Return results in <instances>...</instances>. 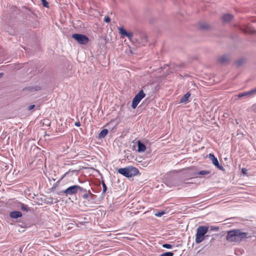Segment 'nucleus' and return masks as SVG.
<instances>
[{
	"instance_id": "f257e3e1",
	"label": "nucleus",
	"mask_w": 256,
	"mask_h": 256,
	"mask_svg": "<svg viewBox=\"0 0 256 256\" xmlns=\"http://www.w3.org/2000/svg\"><path fill=\"white\" fill-rule=\"evenodd\" d=\"M248 234L242 232L240 229H234L228 232L226 240L230 242L240 243L246 239Z\"/></svg>"
},
{
	"instance_id": "f03ea898",
	"label": "nucleus",
	"mask_w": 256,
	"mask_h": 256,
	"mask_svg": "<svg viewBox=\"0 0 256 256\" xmlns=\"http://www.w3.org/2000/svg\"><path fill=\"white\" fill-rule=\"evenodd\" d=\"M78 191L80 192H84V194H83L82 196L85 200H88L90 194H92L90 190H86L84 188L78 185L70 186L64 190L62 192L66 196H68V195L75 194Z\"/></svg>"
},
{
	"instance_id": "7ed1b4c3",
	"label": "nucleus",
	"mask_w": 256,
	"mask_h": 256,
	"mask_svg": "<svg viewBox=\"0 0 256 256\" xmlns=\"http://www.w3.org/2000/svg\"><path fill=\"white\" fill-rule=\"evenodd\" d=\"M118 172L126 178H132L136 176L139 173V170L136 168L128 166L118 169Z\"/></svg>"
},
{
	"instance_id": "20e7f679",
	"label": "nucleus",
	"mask_w": 256,
	"mask_h": 256,
	"mask_svg": "<svg viewBox=\"0 0 256 256\" xmlns=\"http://www.w3.org/2000/svg\"><path fill=\"white\" fill-rule=\"evenodd\" d=\"M208 229L209 226H200L197 228L195 238V242L196 244H200L204 240L205 235Z\"/></svg>"
},
{
	"instance_id": "39448f33",
	"label": "nucleus",
	"mask_w": 256,
	"mask_h": 256,
	"mask_svg": "<svg viewBox=\"0 0 256 256\" xmlns=\"http://www.w3.org/2000/svg\"><path fill=\"white\" fill-rule=\"evenodd\" d=\"M72 37L80 44H86L89 41L88 38L83 34H73Z\"/></svg>"
},
{
	"instance_id": "423d86ee",
	"label": "nucleus",
	"mask_w": 256,
	"mask_h": 256,
	"mask_svg": "<svg viewBox=\"0 0 256 256\" xmlns=\"http://www.w3.org/2000/svg\"><path fill=\"white\" fill-rule=\"evenodd\" d=\"M145 96L146 94L144 93L143 90H140L138 94L136 95L132 102V108L134 109L136 108L139 102Z\"/></svg>"
},
{
	"instance_id": "0eeeda50",
	"label": "nucleus",
	"mask_w": 256,
	"mask_h": 256,
	"mask_svg": "<svg viewBox=\"0 0 256 256\" xmlns=\"http://www.w3.org/2000/svg\"><path fill=\"white\" fill-rule=\"evenodd\" d=\"M119 33L121 34L122 38L124 36L127 37L129 40H131L132 38L133 34L131 32H128L123 27H120L118 28Z\"/></svg>"
},
{
	"instance_id": "6e6552de",
	"label": "nucleus",
	"mask_w": 256,
	"mask_h": 256,
	"mask_svg": "<svg viewBox=\"0 0 256 256\" xmlns=\"http://www.w3.org/2000/svg\"><path fill=\"white\" fill-rule=\"evenodd\" d=\"M208 158L212 161V164L220 170H223V167L220 165L219 162L216 158L212 154H208Z\"/></svg>"
},
{
	"instance_id": "1a4fd4ad",
	"label": "nucleus",
	"mask_w": 256,
	"mask_h": 256,
	"mask_svg": "<svg viewBox=\"0 0 256 256\" xmlns=\"http://www.w3.org/2000/svg\"><path fill=\"white\" fill-rule=\"evenodd\" d=\"M22 216V213L19 211H13L10 213V216L12 218H18Z\"/></svg>"
},
{
	"instance_id": "9d476101",
	"label": "nucleus",
	"mask_w": 256,
	"mask_h": 256,
	"mask_svg": "<svg viewBox=\"0 0 256 256\" xmlns=\"http://www.w3.org/2000/svg\"><path fill=\"white\" fill-rule=\"evenodd\" d=\"M138 151L140 152H144L146 150V146L141 142L140 140H138Z\"/></svg>"
},
{
	"instance_id": "9b49d317",
	"label": "nucleus",
	"mask_w": 256,
	"mask_h": 256,
	"mask_svg": "<svg viewBox=\"0 0 256 256\" xmlns=\"http://www.w3.org/2000/svg\"><path fill=\"white\" fill-rule=\"evenodd\" d=\"M233 16L229 14H225L222 16V20L224 22H228L233 19Z\"/></svg>"
},
{
	"instance_id": "f8f14e48",
	"label": "nucleus",
	"mask_w": 256,
	"mask_h": 256,
	"mask_svg": "<svg viewBox=\"0 0 256 256\" xmlns=\"http://www.w3.org/2000/svg\"><path fill=\"white\" fill-rule=\"evenodd\" d=\"M256 88L252 90H250V91H249L248 92H244V93L240 94L238 95V98H242V97L244 96L252 94H253L254 93H256Z\"/></svg>"
},
{
	"instance_id": "ddd939ff",
	"label": "nucleus",
	"mask_w": 256,
	"mask_h": 256,
	"mask_svg": "<svg viewBox=\"0 0 256 256\" xmlns=\"http://www.w3.org/2000/svg\"><path fill=\"white\" fill-rule=\"evenodd\" d=\"M190 96V94L188 92L186 93L181 98L180 102L187 103L188 101V98Z\"/></svg>"
},
{
	"instance_id": "4468645a",
	"label": "nucleus",
	"mask_w": 256,
	"mask_h": 256,
	"mask_svg": "<svg viewBox=\"0 0 256 256\" xmlns=\"http://www.w3.org/2000/svg\"><path fill=\"white\" fill-rule=\"evenodd\" d=\"M228 60V57L226 56H223L220 57L218 61L220 63H224Z\"/></svg>"
},
{
	"instance_id": "2eb2a0df",
	"label": "nucleus",
	"mask_w": 256,
	"mask_h": 256,
	"mask_svg": "<svg viewBox=\"0 0 256 256\" xmlns=\"http://www.w3.org/2000/svg\"><path fill=\"white\" fill-rule=\"evenodd\" d=\"M108 134V130L107 129H104L102 130L99 134L100 138H104Z\"/></svg>"
},
{
	"instance_id": "dca6fc26",
	"label": "nucleus",
	"mask_w": 256,
	"mask_h": 256,
	"mask_svg": "<svg viewBox=\"0 0 256 256\" xmlns=\"http://www.w3.org/2000/svg\"><path fill=\"white\" fill-rule=\"evenodd\" d=\"M20 204L22 210L26 212H28L30 210L29 208L26 205L22 203H20Z\"/></svg>"
},
{
	"instance_id": "f3484780",
	"label": "nucleus",
	"mask_w": 256,
	"mask_h": 256,
	"mask_svg": "<svg viewBox=\"0 0 256 256\" xmlns=\"http://www.w3.org/2000/svg\"><path fill=\"white\" fill-rule=\"evenodd\" d=\"M210 174V172L206 170H200L198 172V174L207 175Z\"/></svg>"
},
{
	"instance_id": "a211bd4d",
	"label": "nucleus",
	"mask_w": 256,
	"mask_h": 256,
	"mask_svg": "<svg viewBox=\"0 0 256 256\" xmlns=\"http://www.w3.org/2000/svg\"><path fill=\"white\" fill-rule=\"evenodd\" d=\"M174 254L172 252H166L161 254L160 256H174Z\"/></svg>"
},
{
	"instance_id": "6ab92c4d",
	"label": "nucleus",
	"mask_w": 256,
	"mask_h": 256,
	"mask_svg": "<svg viewBox=\"0 0 256 256\" xmlns=\"http://www.w3.org/2000/svg\"><path fill=\"white\" fill-rule=\"evenodd\" d=\"M165 214V212H164V211H160V212H156L155 213L154 215L156 216H158V217H160L162 216L163 214Z\"/></svg>"
},
{
	"instance_id": "aec40b11",
	"label": "nucleus",
	"mask_w": 256,
	"mask_h": 256,
	"mask_svg": "<svg viewBox=\"0 0 256 256\" xmlns=\"http://www.w3.org/2000/svg\"><path fill=\"white\" fill-rule=\"evenodd\" d=\"M209 228L210 231H218L219 230V228L218 226H210Z\"/></svg>"
},
{
	"instance_id": "412c9836",
	"label": "nucleus",
	"mask_w": 256,
	"mask_h": 256,
	"mask_svg": "<svg viewBox=\"0 0 256 256\" xmlns=\"http://www.w3.org/2000/svg\"><path fill=\"white\" fill-rule=\"evenodd\" d=\"M162 247L164 248L170 249V248H172V244H164L162 245Z\"/></svg>"
},
{
	"instance_id": "4be33fe9",
	"label": "nucleus",
	"mask_w": 256,
	"mask_h": 256,
	"mask_svg": "<svg viewBox=\"0 0 256 256\" xmlns=\"http://www.w3.org/2000/svg\"><path fill=\"white\" fill-rule=\"evenodd\" d=\"M44 6L48 8V3L46 0H41Z\"/></svg>"
},
{
	"instance_id": "5701e85b",
	"label": "nucleus",
	"mask_w": 256,
	"mask_h": 256,
	"mask_svg": "<svg viewBox=\"0 0 256 256\" xmlns=\"http://www.w3.org/2000/svg\"><path fill=\"white\" fill-rule=\"evenodd\" d=\"M245 30L246 32H250V33H254L256 32V31H254V30H251L248 26L246 28V29Z\"/></svg>"
},
{
	"instance_id": "b1692460",
	"label": "nucleus",
	"mask_w": 256,
	"mask_h": 256,
	"mask_svg": "<svg viewBox=\"0 0 256 256\" xmlns=\"http://www.w3.org/2000/svg\"><path fill=\"white\" fill-rule=\"evenodd\" d=\"M110 19L109 18V16H106L104 17V22H110Z\"/></svg>"
},
{
	"instance_id": "393cba45",
	"label": "nucleus",
	"mask_w": 256,
	"mask_h": 256,
	"mask_svg": "<svg viewBox=\"0 0 256 256\" xmlns=\"http://www.w3.org/2000/svg\"><path fill=\"white\" fill-rule=\"evenodd\" d=\"M102 188H103V190H102L103 192H105L107 188H106V184L104 182L102 183Z\"/></svg>"
},
{
	"instance_id": "a878e982",
	"label": "nucleus",
	"mask_w": 256,
	"mask_h": 256,
	"mask_svg": "<svg viewBox=\"0 0 256 256\" xmlns=\"http://www.w3.org/2000/svg\"><path fill=\"white\" fill-rule=\"evenodd\" d=\"M200 27L202 29H208V26L206 24H202Z\"/></svg>"
},
{
	"instance_id": "bb28decb",
	"label": "nucleus",
	"mask_w": 256,
	"mask_h": 256,
	"mask_svg": "<svg viewBox=\"0 0 256 256\" xmlns=\"http://www.w3.org/2000/svg\"><path fill=\"white\" fill-rule=\"evenodd\" d=\"M247 169L246 168H242V174H247Z\"/></svg>"
},
{
	"instance_id": "cd10ccee",
	"label": "nucleus",
	"mask_w": 256,
	"mask_h": 256,
	"mask_svg": "<svg viewBox=\"0 0 256 256\" xmlns=\"http://www.w3.org/2000/svg\"><path fill=\"white\" fill-rule=\"evenodd\" d=\"M34 106H35L34 104L31 105L30 106H28V110H32L34 108Z\"/></svg>"
},
{
	"instance_id": "c85d7f7f",
	"label": "nucleus",
	"mask_w": 256,
	"mask_h": 256,
	"mask_svg": "<svg viewBox=\"0 0 256 256\" xmlns=\"http://www.w3.org/2000/svg\"><path fill=\"white\" fill-rule=\"evenodd\" d=\"M75 126H80V124L79 122H75Z\"/></svg>"
},
{
	"instance_id": "c756f323",
	"label": "nucleus",
	"mask_w": 256,
	"mask_h": 256,
	"mask_svg": "<svg viewBox=\"0 0 256 256\" xmlns=\"http://www.w3.org/2000/svg\"><path fill=\"white\" fill-rule=\"evenodd\" d=\"M3 74V73H0V78L2 77Z\"/></svg>"
},
{
	"instance_id": "7c9ffc66",
	"label": "nucleus",
	"mask_w": 256,
	"mask_h": 256,
	"mask_svg": "<svg viewBox=\"0 0 256 256\" xmlns=\"http://www.w3.org/2000/svg\"><path fill=\"white\" fill-rule=\"evenodd\" d=\"M68 172H66V174H64V176H62V178H63L64 176H65L66 174H67Z\"/></svg>"
}]
</instances>
